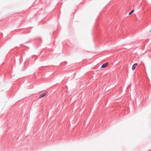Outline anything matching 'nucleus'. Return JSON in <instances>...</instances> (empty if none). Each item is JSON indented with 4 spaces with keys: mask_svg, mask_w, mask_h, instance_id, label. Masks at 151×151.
<instances>
[{
    "mask_svg": "<svg viewBox=\"0 0 151 151\" xmlns=\"http://www.w3.org/2000/svg\"><path fill=\"white\" fill-rule=\"evenodd\" d=\"M134 12V10L133 9L129 13V15H131Z\"/></svg>",
    "mask_w": 151,
    "mask_h": 151,
    "instance_id": "obj_4",
    "label": "nucleus"
},
{
    "mask_svg": "<svg viewBox=\"0 0 151 151\" xmlns=\"http://www.w3.org/2000/svg\"><path fill=\"white\" fill-rule=\"evenodd\" d=\"M47 92H45L41 95H40L39 96V98H42L44 96H45L47 94Z\"/></svg>",
    "mask_w": 151,
    "mask_h": 151,
    "instance_id": "obj_1",
    "label": "nucleus"
},
{
    "mask_svg": "<svg viewBox=\"0 0 151 151\" xmlns=\"http://www.w3.org/2000/svg\"><path fill=\"white\" fill-rule=\"evenodd\" d=\"M109 63H104V64H103L101 66V68H105L108 65Z\"/></svg>",
    "mask_w": 151,
    "mask_h": 151,
    "instance_id": "obj_2",
    "label": "nucleus"
},
{
    "mask_svg": "<svg viewBox=\"0 0 151 151\" xmlns=\"http://www.w3.org/2000/svg\"><path fill=\"white\" fill-rule=\"evenodd\" d=\"M137 63H136L134 64L132 67V69L133 70H134L135 69L136 66L137 65Z\"/></svg>",
    "mask_w": 151,
    "mask_h": 151,
    "instance_id": "obj_3",
    "label": "nucleus"
},
{
    "mask_svg": "<svg viewBox=\"0 0 151 151\" xmlns=\"http://www.w3.org/2000/svg\"><path fill=\"white\" fill-rule=\"evenodd\" d=\"M150 32H151V29L150 30Z\"/></svg>",
    "mask_w": 151,
    "mask_h": 151,
    "instance_id": "obj_5",
    "label": "nucleus"
}]
</instances>
